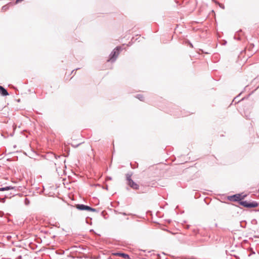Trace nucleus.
I'll use <instances>...</instances> for the list:
<instances>
[{
    "label": "nucleus",
    "instance_id": "nucleus-22",
    "mask_svg": "<svg viewBox=\"0 0 259 259\" xmlns=\"http://www.w3.org/2000/svg\"><path fill=\"white\" fill-rule=\"evenodd\" d=\"M17 258L18 259H21V256H19Z\"/></svg>",
    "mask_w": 259,
    "mask_h": 259
},
{
    "label": "nucleus",
    "instance_id": "nucleus-15",
    "mask_svg": "<svg viewBox=\"0 0 259 259\" xmlns=\"http://www.w3.org/2000/svg\"><path fill=\"white\" fill-rule=\"evenodd\" d=\"M24 203L25 205H27L30 203V201L27 198H25L24 200Z\"/></svg>",
    "mask_w": 259,
    "mask_h": 259
},
{
    "label": "nucleus",
    "instance_id": "nucleus-24",
    "mask_svg": "<svg viewBox=\"0 0 259 259\" xmlns=\"http://www.w3.org/2000/svg\"><path fill=\"white\" fill-rule=\"evenodd\" d=\"M8 238H11V236H10V237H9V236H8Z\"/></svg>",
    "mask_w": 259,
    "mask_h": 259
},
{
    "label": "nucleus",
    "instance_id": "nucleus-8",
    "mask_svg": "<svg viewBox=\"0 0 259 259\" xmlns=\"http://www.w3.org/2000/svg\"><path fill=\"white\" fill-rule=\"evenodd\" d=\"M0 93L3 96H8L9 95L7 90L1 85H0Z\"/></svg>",
    "mask_w": 259,
    "mask_h": 259
},
{
    "label": "nucleus",
    "instance_id": "nucleus-27",
    "mask_svg": "<svg viewBox=\"0 0 259 259\" xmlns=\"http://www.w3.org/2000/svg\"><path fill=\"white\" fill-rule=\"evenodd\" d=\"M254 253H255L254 252H252V254H254Z\"/></svg>",
    "mask_w": 259,
    "mask_h": 259
},
{
    "label": "nucleus",
    "instance_id": "nucleus-17",
    "mask_svg": "<svg viewBox=\"0 0 259 259\" xmlns=\"http://www.w3.org/2000/svg\"><path fill=\"white\" fill-rule=\"evenodd\" d=\"M120 214H121L123 215H132V214H127L125 212H119Z\"/></svg>",
    "mask_w": 259,
    "mask_h": 259
},
{
    "label": "nucleus",
    "instance_id": "nucleus-11",
    "mask_svg": "<svg viewBox=\"0 0 259 259\" xmlns=\"http://www.w3.org/2000/svg\"><path fill=\"white\" fill-rule=\"evenodd\" d=\"M137 98L138 99H139L140 101H144L145 97L143 95H141V94L138 95L137 96Z\"/></svg>",
    "mask_w": 259,
    "mask_h": 259
},
{
    "label": "nucleus",
    "instance_id": "nucleus-21",
    "mask_svg": "<svg viewBox=\"0 0 259 259\" xmlns=\"http://www.w3.org/2000/svg\"><path fill=\"white\" fill-rule=\"evenodd\" d=\"M90 232H94V233H95V231H94V230L93 229H91V230H90Z\"/></svg>",
    "mask_w": 259,
    "mask_h": 259
},
{
    "label": "nucleus",
    "instance_id": "nucleus-13",
    "mask_svg": "<svg viewBox=\"0 0 259 259\" xmlns=\"http://www.w3.org/2000/svg\"><path fill=\"white\" fill-rule=\"evenodd\" d=\"M92 218H90V217H87L86 218V220H85V221H86V223L88 224H90V225H92Z\"/></svg>",
    "mask_w": 259,
    "mask_h": 259
},
{
    "label": "nucleus",
    "instance_id": "nucleus-19",
    "mask_svg": "<svg viewBox=\"0 0 259 259\" xmlns=\"http://www.w3.org/2000/svg\"><path fill=\"white\" fill-rule=\"evenodd\" d=\"M114 212L116 214H120L119 213L120 212L118 211V210H114Z\"/></svg>",
    "mask_w": 259,
    "mask_h": 259
},
{
    "label": "nucleus",
    "instance_id": "nucleus-14",
    "mask_svg": "<svg viewBox=\"0 0 259 259\" xmlns=\"http://www.w3.org/2000/svg\"><path fill=\"white\" fill-rule=\"evenodd\" d=\"M88 211L98 212V211L96 208H93L91 206H90Z\"/></svg>",
    "mask_w": 259,
    "mask_h": 259
},
{
    "label": "nucleus",
    "instance_id": "nucleus-6",
    "mask_svg": "<svg viewBox=\"0 0 259 259\" xmlns=\"http://www.w3.org/2000/svg\"><path fill=\"white\" fill-rule=\"evenodd\" d=\"M2 185H0V191H9L10 190H15V187L13 186H6V187H2Z\"/></svg>",
    "mask_w": 259,
    "mask_h": 259
},
{
    "label": "nucleus",
    "instance_id": "nucleus-3",
    "mask_svg": "<svg viewBox=\"0 0 259 259\" xmlns=\"http://www.w3.org/2000/svg\"><path fill=\"white\" fill-rule=\"evenodd\" d=\"M240 195L236 194L233 195L228 196V200L233 202H238L240 204V198H239Z\"/></svg>",
    "mask_w": 259,
    "mask_h": 259
},
{
    "label": "nucleus",
    "instance_id": "nucleus-5",
    "mask_svg": "<svg viewBox=\"0 0 259 259\" xmlns=\"http://www.w3.org/2000/svg\"><path fill=\"white\" fill-rule=\"evenodd\" d=\"M119 48L117 47L111 53V57L110 60H115L119 54Z\"/></svg>",
    "mask_w": 259,
    "mask_h": 259
},
{
    "label": "nucleus",
    "instance_id": "nucleus-25",
    "mask_svg": "<svg viewBox=\"0 0 259 259\" xmlns=\"http://www.w3.org/2000/svg\"><path fill=\"white\" fill-rule=\"evenodd\" d=\"M8 238H11V236H10V237H9V236H8Z\"/></svg>",
    "mask_w": 259,
    "mask_h": 259
},
{
    "label": "nucleus",
    "instance_id": "nucleus-2",
    "mask_svg": "<svg viewBox=\"0 0 259 259\" xmlns=\"http://www.w3.org/2000/svg\"><path fill=\"white\" fill-rule=\"evenodd\" d=\"M240 205L246 208H255L259 206V202L258 203L255 201L248 202L246 200H244V201H240Z\"/></svg>",
    "mask_w": 259,
    "mask_h": 259
},
{
    "label": "nucleus",
    "instance_id": "nucleus-7",
    "mask_svg": "<svg viewBox=\"0 0 259 259\" xmlns=\"http://www.w3.org/2000/svg\"><path fill=\"white\" fill-rule=\"evenodd\" d=\"M116 255L122 257L125 259H130V255L126 253L123 252H117L115 254Z\"/></svg>",
    "mask_w": 259,
    "mask_h": 259
},
{
    "label": "nucleus",
    "instance_id": "nucleus-20",
    "mask_svg": "<svg viewBox=\"0 0 259 259\" xmlns=\"http://www.w3.org/2000/svg\"><path fill=\"white\" fill-rule=\"evenodd\" d=\"M103 188L107 190L108 189V186L106 185L104 187H103Z\"/></svg>",
    "mask_w": 259,
    "mask_h": 259
},
{
    "label": "nucleus",
    "instance_id": "nucleus-18",
    "mask_svg": "<svg viewBox=\"0 0 259 259\" xmlns=\"http://www.w3.org/2000/svg\"><path fill=\"white\" fill-rule=\"evenodd\" d=\"M249 114H245V118L246 119H249Z\"/></svg>",
    "mask_w": 259,
    "mask_h": 259
},
{
    "label": "nucleus",
    "instance_id": "nucleus-28",
    "mask_svg": "<svg viewBox=\"0 0 259 259\" xmlns=\"http://www.w3.org/2000/svg\"><path fill=\"white\" fill-rule=\"evenodd\" d=\"M257 211H259V209L258 210H256Z\"/></svg>",
    "mask_w": 259,
    "mask_h": 259
},
{
    "label": "nucleus",
    "instance_id": "nucleus-1",
    "mask_svg": "<svg viewBox=\"0 0 259 259\" xmlns=\"http://www.w3.org/2000/svg\"><path fill=\"white\" fill-rule=\"evenodd\" d=\"M132 174H126V178L127 181V185L131 188L134 190H138L139 189V185L135 182L131 178Z\"/></svg>",
    "mask_w": 259,
    "mask_h": 259
},
{
    "label": "nucleus",
    "instance_id": "nucleus-23",
    "mask_svg": "<svg viewBox=\"0 0 259 259\" xmlns=\"http://www.w3.org/2000/svg\"><path fill=\"white\" fill-rule=\"evenodd\" d=\"M0 213H1V214H3L4 213H3V212H2V211H0Z\"/></svg>",
    "mask_w": 259,
    "mask_h": 259
},
{
    "label": "nucleus",
    "instance_id": "nucleus-16",
    "mask_svg": "<svg viewBox=\"0 0 259 259\" xmlns=\"http://www.w3.org/2000/svg\"><path fill=\"white\" fill-rule=\"evenodd\" d=\"M6 197H3V198H2L0 197V202H2V203H5V201H6Z\"/></svg>",
    "mask_w": 259,
    "mask_h": 259
},
{
    "label": "nucleus",
    "instance_id": "nucleus-4",
    "mask_svg": "<svg viewBox=\"0 0 259 259\" xmlns=\"http://www.w3.org/2000/svg\"><path fill=\"white\" fill-rule=\"evenodd\" d=\"M75 207L79 210H86L88 211L90 208V206L87 205L83 204H76Z\"/></svg>",
    "mask_w": 259,
    "mask_h": 259
},
{
    "label": "nucleus",
    "instance_id": "nucleus-26",
    "mask_svg": "<svg viewBox=\"0 0 259 259\" xmlns=\"http://www.w3.org/2000/svg\"><path fill=\"white\" fill-rule=\"evenodd\" d=\"M13 134H11V136H13Z\"/></svg>",
    "mask_w": 259,
    "mask_h": 259
},
{
    "label": "nucleus",
    "instance_id": "nucleus-10",
    "mask_svg": "<svg viewBox=\"0 0 259 259\" xmlns=\"http://www.w3.org/2000/svg\"><path fill=\"white\" fill-rule=\"evenodd\" d=\"M15 195V194H13L12 193H7L5 194V197H6V198H11L12 196H13Z\"/></svg>",
    "mask_w": 259,
    "mask_h": 259
},
{
    "label": "nucleus",
    "instance_id": "nucleus-12",
    "mask_svg": "<svg viewBox=\"0 0 259 259\" xmlns=\"http://www.w3.org/2000/svg\"><path fill=\"white\" fill-rule=\"evenodd\" d=\"M240 195V201H244L243 200L246 197V195H243L242 193H238Z\"/></svg>",
    "mask_w": 259,
    "mask_h": 259
},
{
    "label": "nucleus",
    "instance_id": "nucleus-9",
    "mask_svg": "<svg viewBox=\"0 0 259 259\" xmlns=\"http://www.w3.org/2000/svg\"><path fill=\"white\" fill-rule=\"evenodd\" d=\"M47 156L49 157H54L55 159H57V158H60V156H57L54 154L53 153H49L47 154Z\"/></svg>",
    "mask_w": 259,
    "mask_h": 259
}]
</instances>
